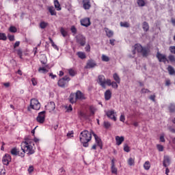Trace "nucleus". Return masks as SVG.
Listing matches in <instances>:
<instances>
[{
	"mask_svg": "<svg viewBox=\"0 0 175 175\" xmlns=\"http://www.w3.org/2000/svg\"><path fill=\"white\" fill-rule=\"evenodd\" d=\"M77 55L81 59H85V58H87V55H85V53H84V52L79 51L77 53Z\"/></svg>",
	"mask_w": 175,
	"mask_h": 175,
	"instance_id": "obj_23",
	"label": "nucleus"
},
{
	"mask_svg": "<svg viewBox=\"0 0 175 175\" xmlns=\"http://www.w3.org/2000/svg\"><path fill=\"white\" fill-rule=\"evenodd\" d=\"M113 80H115V81L118 83V84H120V83H121V79L120 78V76H118V74L114 73L113 75Z\"/></svg>",
	"mask_w": 175,
	"mask_h": 175,
	"instance_id": "obj_26",
	"label": "nucleus"
},
{
	"mask_svg": "<svg viewBox=\"0 0 175 175\" xmlns=\"http://www.w3.org/2000/svg\"><path fill=\"white\" fill-rule=\"evenodd\" d=\"M160 142H161L162 143H165V135L160 136Z\"/></svg>",
	"mask_w": 175,
	"mask_h": 175,
	"instance_id": "obj_60",
	"label": "nucleus"
},
{
	"mask_svg": "<svg viewBox=\"0 0 175 175\" xmlns=\"http://www.w3.org/2000/svg\"><path fill=\"white\" fill-rule=\"evenodd\" d=\"M1 175H5L6 174V170L2 169L0 172Z\"/></svg>",
	"mask_w": 175,
	"mask_h": 175,
	"instance_id": "obj_61",
	"label": "nucleus"
},
{
	"mask_svg": "<svg viewBox=\"0 0 175 175\" xmlns=\"http://www.w3.org/2000/svg\"><path fill=\"white\" fill-rule=\"evenodd\" d=\"M16 53L18 56L23 55V51L21 49L16 50Z\"/></svg>",
	"mask_w": 175,
	"mask_h": 175,
	"instance_id": "obj_62",
	"label": "nucleus"
},
{
	"mask_svg": "<svg viewBox=\"0 0 175 175\" xmlns=\"http://www.w3.org/2000/svg\"><path fill=\"white\" fill-rule=\"evenodd\" d=\"M8 39H9L10 42H14L15 39H14V35L8 34Z\"/></svg>",
	"mask_w": 175,
	"mask_h": 175,
	"instance_id": "obj_49",
	"label": "nucleus"
},
{
	"mask_svg": "<svg viewBox=\"0 0 175 175\" xmlns=\"http://www.w3.org/2000/svg\"><path fill=\"white\" fill-rule=\"evenodd\" d=\"M79 139L83 147H88V142H91V139H92V131L90 132L88 130L83 131L80 133Z\"/></svg>",
	"mask_w": 175,
	"mask_h": 175,
	"instance_id": "obj_2",
	"label": "nucleus"
},
{
	"mask_svg": "<svg viewBox=\"0 0 175 175\" xmlns=\"http://www.w3.org/2000/svg\"><path fill=\"white\" fill-rule=\"evenodd\" d=\"M96 65V63H95V61H94L93 59H89L85 68V69H91L92 68H95Z\"/></svg>",
	"mask_w": 175,
	"mask_h": 175,
	"instance_id": "obj_15",
	"label": "nucleus"
},
{
	"mask_svg": "<svg viewBox=\"0 0 175 175\" xmlns=\"http://www.w3.org/2000/svg\"><path fill=\"white\" fill-rule=\"evenodd\" d=\"M10 32H12L13 33H16L17 32V28L14 26H10L9 29Z\"/></svg>",
	"mask_w": 175,
	"mask_h": 175,
	"instance_id": "obj_43",
	"label": "nucleus"
},
{
	"mask_svg": "<svg viewBox=\"0 0 175 175\" xmlns=\"http://www.w3.org/2000/svg\"><path fill=\"white\" fill-rule=\"evenodd\" d=\"M124 151H125V152H129V151H131V148H129V146L128 145H124Z\"/></svg>",
	"mask_w": 175,
	"mask_h": 175,
	"instance_id": "obj_48",
	"label": "nucleus"
},
{
	"mask_svg": "<svg viewBox=\"0 0 175 175\" xmlns=\"http://www.w3.org/2000/svg\"><path fill=\"white\" fill-rule=\"evenodd\" d=\"M171 23H172V25L174 27H175V18H171Z\"/></svg>",
	"mask_w": 175,
	"mask_h": 175,
	"instance_id": "obj_64",
	"label": "nucleus"
},
{
	"mask_svg": "<svg viewBox=\"0 0 175 175\" xmlns=\"http://www.w3.org/2000/svg\"><path fill=\"white\" fill-rule=\"evenodd\" d=\"M68 73H69L70 76H72V77L74 76H76V71H75V70H73L72 68H70L68 70Z\"/></svg>",
	"mask_w": 175,
	"mask_h": 175,
	"instance_id": "obj_42",
	"label": "nucleus"
},
{
	"mask_svg": "<svg viewBox=\"0 0 175 175\" xmlns=\"http://www.w3.org/2000/svg\"><path fill=\"white\" fill-rule=\"evenodd\" d=\"M70 31L74 35H76L77 33V29H76V27L72 26L70 28Z\"/></svg>",
	"mask_w": 175,
	"mask_h": 175,
	"instance_id": "obj_44",
	"label": "nucleus"
},
{
	"mask_svg": "<svg viewBox=\"0 0 175 175\" xmlns=\"http://www.w3.org/2000/svg\"><path fill=\"white\" fill-rule=\"evenodd\" d=\"M46 111H42L38 113V117L36 118L37 122L40 124H43L44 120H46Z\"/></svg>",
	"mask_w": 175,
	"mask_h": 175,
	"instance_id": "obj_9",
	"label": "nucleus"
},
{
	"mask_svg": "<svg viewBox=\"0 0 175 175\" xmlns=\"http://www.w3.org/2000/svg\"><path fill=\"white\" fill-rule=\"evenodd\" d=\"M38 72L40 73H47V72H49V70L46 69V68H44V67H40L38 68Z\"/></svg>",
	"mask_w": 175,
	"mask_h": 175,
	"instance_id": "obj_36",
	"label": "nucleus"
},
{
	"mask_svg": "<svg viewBox=\"0 0 175 175\" xmlns=\"http://www.w3.org/2000/svg\"><path fill=\"white\" fill-rule=\"evenodd\" d=\"M11 154L12 155H18V157H20V154H21V152H20V151L16 149V148H14L11 150Z\"/></svg>",
	"mask_w": 175,
	"mask_h": 175,
	"instance_id": "obj_25",
	"label": "nucleus"
},
{
	"mask_svg": "<svg viewBox=\"0 0 175 175\" xmlns=\"http://www.w3.org/2000/svg\"><path fill=\"white\" fill-rule=\"evenodd\" d=\"M124 140H125V138L123 136H121V137L116 136V146H121Z\"/></svg>",
	"mask_w": 175,
	"mask_h": 175,
	"instance_id": "obj_18",
	"label": "nucleus"
},
{
	"mask_svg": "<svg viewBox=\"0 0 175 175\" xmlns=\"http://www.w3.org/2000/svg\"><path fill=\"white\" fill-rule=\"evenodd\" d=\"M3 163L8 166L10 162H12V157L9 154H5V156L3 157Z\"/></svg>",
	"mask_w": 175,
	"mask_h": 175,
	"instance_id": "obj_13",
	"label": "nucleus"
},
{
	"mask_svg": "<svg viewBox=\"0 0 175 175\" xmlns=\"http://www.w3.org/2000/svg\"><path fill=\"white\" fill-rule=\"evenodd\" d=\"M168 109L170 113H175V105L174 103H171L168 106Z\"/></svg>",
	"mask_w": 175,
	"mask_h": 175,
	"instance_id": "obj_28",
	"label": "nucleus"
},
{
	"mask_svg": "<svg viewBox=\"0 0 175 175\" xmlns=\"http://www.w3.org/2000/svg\"><path fill=\"white\" fill-rule=\"evenodd\" d=\"M66 109H67V111H72V110H73V108L72 107V105L66 106Z\"/></svg>",
	"mask_w": 175,
	"mask_h": 175,
	"instance_id": "obj_51",
	"label": "nucleus"
},
{
	"mask_svg": "<svg viewBox=\"0 0 175 175\" xmlns=\"http://www.w3.org/2000/svg\"><path fill=\"white\" fill-rule=\"evenodd\" d=\"M163 165L164 167H167V166L170 165V157L169 156H164Z\"/></svg>",
	"mask_w": 175,
	"mask_h": 175,
	"instance_id": "obj_17",
	"label": "nucleus"
},
{
	"mask_svg": "<svg viewBox=\"0 0 175 175\" xmlns=\"http://www.w3.org/2000/svg\"><path fill=\"white\" fill-rule=\"evenodd\" d=\"M69 81H70V78L68 76H65L58 81L57 85L62 88H65V87H68Z\"/></svg>",
	"mask_w": 175,
	"mask_h": 175,
	"instance_id": "obj_4",
	"label": "nucleus"
},
{
	"mask_svg": "<svg viewBox=\"0 0 175 175\" xmlns=\"http://www.w3.org/2000/svg\"><path fill=\"white\" fill-rule=\"evenodd\" d=\"M150 167H151V164H150V161H146L144 164V168L145 169V170H150Z\"/></svg>",
	"mask_w": 175,
	"mask_h": 175,
	"instance_id": "obj_31",
	"label": "nucleus"
},
{
	"mask_svg": "<svg viewBox=\"0 0 175 175\" xmlns=\"http://www.w3.org/2000/svg\"><path fill=\"white\" fill-rule=\"evenodd\" d=\"M104 95L105 100H110L111 99V91L110 90H106Z\"/></svg>",
	"mask_w": 175,
	"mask_h": 175,
	"instance_id": "obj_20",
	"label": "nucleus"
},
{
	"mask_svg": "<svg viewBox=\"0 0 175 175\" xmlns=\"http://www.w3.org/2000/svg\"><path fill=\"white\" fill-rule=\"evenodd\" d=\"M28 172L29 173H32V172H33V166H29Z\"/></svg>",
	"mask_w": 175,
	"mask_h": 175,
	"instance_id": "obj_63",
	"label": "nucleus"
},
{
	"mask_svg": "<svg viewBox=\"0 0 175 175\" xmlns=\"http://www.w3.org/2000/svg\"><path fill=\"white\" fill-rule=\"evenodd\" d=\"M54 5L56 10L59 11L61 10V4H59V1L58 0H54Z\"/></svg>",
	"mask_w": 175,
	"mask_h": 175,
	"instance_id": "obj_27",
	"label": "nucleus"
},
{
	"mask_svg": "<svg viewBox=\"0 0 175 175\" xmlns=\"http://www.w3.org/2000/svg\"><path fill=\"white\" fill-rule=\"evenodd\" d=\"M110 85H111L112 88H115L116 90H117V88H118V83L113 81L111 82V80L110 79Z\"/></svg>",
	"mask_w": 175,
	"mask_h": 175,
	"instance_id": "obj_37",
	"label": "nucleus"
},
{
	"mask_svg": "<svg viewBox=\"0 0 175 175\" xmlns=\"http://www.w3.org/2000/svg\"><path fill=\"white\" fill-rule=\"evenodd\" d=\"M102 61L104 62H109L110 61V58L108 56H106L105 55H102Z\"/></svg>",
	"mask_w": 175,
	"mask_h": 175,
	"instance_id": "obj_39",
	"label": "nucleus"
},
{
	"mask_svg": "<svg viewBox=\"0 0 175 175\" xmlns=\"http://www.w3.org/2000/svg\"><path fill=\"white\" fill-rule=\"evenodd\" d=\"M49 25V23H46L44 21H42L40 23V28H41V29H44V28L47 27Z\"/></svg>",
	"mask_w": 175,
	"mask_h": 175,
	"instance_id": "obj_32",
	"label": "nucleus"
},
{
	"mask_svg": "<svg viewBox=\"0 0 175 175\" xmlns=\"http://www.w3.org/2000/svg\"><path fill=\"white\" fill-rule=\"evenodd\" d=\"M48 10L49 13H51V16H57V12H55V9H54V7L53 6L49 7Z\"/></svg>",
	"mask_w": 175,
	"mask_h": 175,
	"instance_id": "obj_24",
	"label": "nucleus"
},
{
	"mask_svg": "<svg viewBox=\"0 0 175 175\" xmlns=\"http://www.w3.org/2000/svg\"><path fill=\"white\" fill-rule=\"evenodd\" d=\"M167 69V71L170 73V75H175V70H174V68H173V66H168Z\"/></svg>",
	"mask_w": 175,
	"mask_h": 175,
	"instance_id": "obj_29",
	"label": "nucleus"
},
{
	"mask_svg": "<svg viewBox=\"0 0 175 175\" xmlns=\"http://www.w3.org/2000/svg\"><path fill=\"white\" fill-rule=\"evenodd\" d=\"M169 51H170L171 54H175V46H170L169 47Z\"/></svg>",
	"mask_w": 175,
	"mask_h": 175,
	"instance_id": "obj_45",
	"label": "nucleus"
},
{
	"mask_svg": "<svg viewBox=\"0 0 175 175\" xmlns=\"http://www.w3.org/2000/svg\"><path fill=\"white\" fill-rule=\"evenodd\" d=\"M0 40H8V37L6 36V33H0Z\"/></svg>",
	"mask_w": 175,
	"mask_h": 175,
	"instance_id": "obj_35",
	"label": "nucleus"
},
{
	"mask_svg": "<svg viewBox=\"0 0 175 175\" xmlns=\"http://www.w3.org/2000/svg\"><path fill=\"white\" fill-rule=\"evenodd\" d=\"M103 126L105 129H109L111 126V124L109 122H104Z\"/></svg>",
	"mask_w": 175,
	"mask_h": 175,
	"instance_id": "obj_41",
	"label": "nucleus"
},
{
	"mask_svg": "<svg viewBox=\"0 0 175 175\" xmlns=\"http://www.w3.org/2000/svg\"><path fill=\"white\" fill-rule=\"evenodd\" d=\"M137 3L138 6L143 8V6H146V1L144 0H137Z\"/></svg>",
	"mask_w": 175,
	"mask_h": 175,
	"instance_id": "obj_34",
	"label": "nucleus"
},
{
	"mask_svg": "<svg viewBox=\"0 0 175 175\" xmlns=\"http://www.w3.org/2000/svg\"><path fill=\"white\" fill-rule=\"evenodd\" d=\"M60 32L64 38H66V36L68 35V31L65 30L64 27H61Z\"/></svg>",
	"mask_w": 175,
	"mask_h": 175,
	"instance_id": "obj_33",
	"label": "nucleus"
},
{
	"mask_svg": "<svg viewBox=\"0 0 175 175\" xmlns=\"http://www.w3.org/2000/svg\"><path fill=\"white\" fill-rule=\"evenodd\" d=\"M157 149L159 151L162 152L163 151V146L158 144L157 145Z\"/></svg>",
	"mask_w": 175,
	"mask_h": 175,
	"instance_id": "obj_50",
	"label": "nucleus"
},
{
	"mask_svg": "<svg viewBox=\"0 0 175 175\" xmlns=\"http://www.w3.org/2000/svg\"><path fill=\"white\" fill-rule=\"evenodd\" d=\"M80 23L82 27H90V25H91V20L90 19V18H83L81 19Z\"/></svg>",
	"mask_w": 175,
	"mask_h": 175,
	"instance_id": "obj_11",
	"label": "nucleus"
},
{
	"mask_svg": "<svg viewBox=\"0 0 175 175\" xmlns=\"http://www.w3.org/2000/svg\"><path fill=\"white\" fill-rule=\"evenodd\" d=\"M51 46H52V47H53V49H55V50H57V51L59 50V49L58 48V46H57V45L55 44V43L52 42Z\"/></svg>",
	"mask_w": 175,
	"mask_h": 175,
	"instance_id": "obj_56",
	"label": "nucleus"
},
{
	"mask_svg": "<svg viewBox=\"0 0 175 175\" xmlns=\"http://www.w3.org/2000/svg\"><path fill=\"white\" fill-rule=\"evenodd\" d=\"M75 95H76V99H77V100H83L85 99V96H84V94H83V92H81V91L80 90H77L75 93Z\"/></svg>",
	"mask_w": 175,
	"mask_h": 175,
	"instance_id": "obj_16",
	"label": "nucleus"
},
{
	"mask_svg": "<svg viewBox=\"0 0 175 175\" xmlns=\"http://www.w3.org/2000/svg\"><path fill=\"white\" fill-rule=\"evenodd\" d=\"M120 121L122 122H125V116L121 115L120 117Z\"/></svg>",
	"mask_w": 175,
	"mask_h": 175,
	"instance_id": "obj_55",
	"label": "nucleus"
},
{
	"mask_svg": "<svg viewBox=\"0 0 175 175\" xmlns=\"http://www.w3.org/2000/svg\"><path fill=\"white\" fill-rule=\"evenodd\" d=\"M85 51L90 52L91 51V46H90V44H88L85 48Z\"/></svg>",
	"mask_w": 175,
	"mask_h": 175,
	"instance_id": "obj_57",
	"label": "nucleus"
},
{
	"mask_svg": "<svg viewBox=\"0 0 175 175\" xmlns=\"http://www.w3.org/2000/svg\"><path fill=\"white\" fill-rule=\"evenodd\" d=\"M106 115L108 118L113 120V121H117V112L114 109L107 111Z\"/></svg>",
	"mask_w": 175,
	"mask_h": 175,
	"instance_id": "obj_8",
	"label": "nucleus"
},
{
	"mask_svg": "<svg viewBox=\"0 0 175 175\" xmlns=\"http://www.w3.org/2000/svg\"><path fill=\"white\" fill-rule=\"evenodd\" d=\"M30 107L33 110H40V103L36 98H32L30 101Z\"/></svg>",
	"mask_w": 175,
	"mask_h": 175,
	"instance_id": "obj_6",
	"label": "nucleus"
},
{
	"mask_svg": "<svg viewBox=\"0 0 175 175\" xmlns=\"http://www.w3.org/2000/svg\"><path fill=\"white\" fill-rule=\"evenodd\" d=\"M142 94H147V92H150V90L148 89L143 88L141 90Z\"/></svg>",
	"mask_w": 175,
	"mask_h": 175,
	"instance_id": "obj_53",
	"label": "nucleus"
},
{
	"mask_svg": "<svg viewBox=\"0 0 175 175\" xmlns=\"http://www.w3.org/2000/svg\"><path fill=\"white\" fill-rule=\"evenodd\" d=\"M89 110L90 111V116H94V114H95V107H94L93 105H91L90 107H89Z\"/></svg>",
	"mask_w": 175,
	"mask_h": 175,
	"instance_id": "obj_38",
	"label": "nucleus"
},
{
	"mask_svg": "<svg viewBox=\"0 0 175 175\" xmlns=\"http://www.w3.org/2000/svg\"><path fill=\"white\" fill-rule=\"evenodd\" d=\"M76 42L80 46H85V37L81 34H78L77 36H75Z\"/></svg>",
	"mask_w": 175,
	"mask_h": 175,
	"instance_id": "obj_7",
	"label": "nucleus"
},
{
	"mask_svg": "<svg viewBox=\"0 0 175 175\" xmlns=\"http://www.w3.org/2000/svg\"><path fill=\"white\" fill-rule=\"evenodd\" d=\"M69 101L73 105L77 102V98H76V93H71L69 96Z\"/></svg>",
	"mask_w": 175,
	"mask_h": 175,
	"instance_id": "obj_19",
	"label": "nucleus"
},
{
	"mask_svg": "<svg viewBox=\"0 0 175 175\" xmlns=\"http://www.w3.org/2000/svg\"><path fill=\"white\" fill-rule=\"evenodd\" d=\"M79 114L80 117H82L83 118H85V113H84L83 111H79Z\"/></svg>",
	"mask_w": 175,
	"mask_h": 175,
	"instance_id": "obj_59",
	"label": "nucleus"
},
{
	"mask_svg": "<svg viewBox=\"0 0 175 175\" xmlns=\"http://www.w3.org/2000/svg\"><path fill=\"white\" fill-rule=\"evenodd\" d=\"M120 27H124V28H129V23L128 22H120Z\"/></svg>",
	"mask_w": 175,
	"mask_h": 175,
	"instance_id": "obj_40",
	"label": "nucleus"
},
{
	"mask_svg": "<svg viewBox=\"0 0 175 175\" xmlns=\"http://www.w3.org/2000/svg\"><path fill=\"white\" fill-rule=\"evenodd\" d=\"M127 163L129 166H133L135 165V158L130 157L127 161Z\"/></svg>",
	"mask_w": 175,
	"mask_h": 175,
	"instance_id": "obj_30",
	"label": "nucleus"
},
{
	"mask_svg": "<svg viewBox=\"0 0 175 175\" xmlns=\"http://www.w3.org/2000/svg\"><path fill=\"white\" fill-rule=\"evenodd\" d=\"M21 147L23 152L19 154V157L21 158L25 157V152H27L28 155L35 154V142L29 138H26L25 142L21 144Z\"/></svg>",
	"mask_w": 175,
	"mask_h": 175,
	"instance_id": "obj_1",
	"label": "nucleus"
},
{
	"mask_svg": "<svg viewBox=\"0 0 175 175\" xmlns=\"http://www.w3.org/2000/svg\"><path fill=\"white\" fill-rule=\"evenodd\" d=\"M98 84L102 86L103 88H106V85L110 87V79H107L105 77V75L98 76Z\"/></svg>",
	"mask_w": 175,
	"mask_h": 175,
	"instance_id": "obj_5",
	"label": "nucleus"
},
{
	"mask_svg": "<svg viewBox=\"0 0 175 175\" xmlns=\"http://www.w3.org/2000/svg\"><path fill=\"white\" fill-rule=\"evenodd\" d=\"M18 46H20V41H16L14 44V49L18 47Z\"/></svg>",
	"mask_w": 175,
	"mask_h": 175,
	"instance_id": "obj_58",
	"label": "nucleus"
},
{
	"mask_svg": "<svg viewBox=\"0 0 175 175\" xmlns=\"http://www.w3.org/2000/svg\"><path fill=\"white\" fill-rule=\"evenodd\" d=\"M111 173L113 174H117V167H116V165L111 166Z\"/></svg>",
	"mask_w": 175,
	"mask_h": 175,
	"instance_id": "obj_47",
	"label": "nucleus"
},
{
	"mask_svg": "<svg viewBox=\"0 0 175 175\" xmlns=\"http://www.w3.org/2000/svg\"><path fill=\"white\" fill-rule=\"evenodd\" d=\"M142 29L144 31V32H148L150 29V25H148V23L144 21L142 23Z\"/></svg>",
	"mask_w": 175,
	"mask_h": 175,
	"instance_id": "obj_22",
	"label": "nucleus"
},
{
	"mask_svg": "<svg viewBox=\"0 0 175 175\" xmlns=\"http://www.w3.org/2000/svg\"><path fill=\"white\" fill-rule=\"evenodd\" d=\"M155 98H156L155 94H153L150 96L149 99H150V100H152V102H155Z\"/></svg>",
	"mask_w": 175,
	"mask_h": 175,
	"instance_id": "obj_54",
	"label": "nucleus"
},
{
	"mask_svg": "<svg viewBox=\"0 0 175 175\" xmlns=\"http://www.w3.org/2000/svg\"><path fill=\"white\" fill-rule=\"evenodd\" d=\"M49 106L51 107V110H54L55 109V103H54V102H51Z\"/></svg>",
	"mask_w": 175,
	"mask_h": 175,
	"instance_id": "obj_46",
	"label": "nucleus"
},
{
	"mask_svg": "<svg viewBox=\"0 0 175 175\" xmlns=\"http://www.w3.org/2000/svg\"><path fill=\"white\" fill-rule=\"evenodd\" d=\"M92 133L95 139V142L97 144V146H98V147H100V150H102L103 147V145L102 144V139H100L99 138V137L95 134V133H94V131H92Z\"/></svg>",
	"mask_w": 175,
	"mask_h": 175,
	"instance_id": "obj_12",
	"label": "nucleus"
},
{
	"mask_svg": "<svg viewBox=\"0 0 175 175\" xmlns=\"http://www.w3.org/2000/svg\"><path fill=\"white\" fill-rule=\"evenodd\" d=\"M31 83L33 85H36L38 84V81H36V79L32 78L31 79Z\"/></svg>",
	"mask_w": 175,
	"mask_h": 175,
	"instance_id": "obj_52",
	"label": "nucleus"
},
{
	"mask_svg": "<svg viewBox=\"0 0 175 175\" xmlns=\"http://www.w3.org/2000/svg\"><path fill=\"white\" fill-rule=\"evenodd\" d=\"M105 31L107 38H113V36L114 35V32H113V31L110 30L107 27L105 28Z\"/></svg>",
	"mask_w": 175,
	"mask_h": 175,
	"instance_id": "obj_21",
	"label": "nucleus"
},
{
	"mask_svg": "<svg viewBox=\"0 0 175 175\" xmlns=\"http://www.w3.org/2000/svg\"><path fill=\"white\" fill-rule=\"evenodd\" d=\"M83 9L85 10H90L91 9V1L90 0H82Z\"/></svg>",
	"mask_w": 175,
	"mask_h": 175,
	"instance_id": "obj_14",
	"label": "nucleus"
},
{
	"mask_svg": "<svg viewBox=\"0 0 175 175\" xmlns=\"http://www.w3.org/2000/svg\"><path fill=\"white\" fill-rule=\"evenodd\" d=\"M156 57L159 62H163V64L169 62V60H167V58L166 57V55H163L159 52H157Z\"/></svg>",
	"mask_w": 175,
	"mask_h": 175,
	"instance_id": "obj_10",
	"label": "nucleus"
},
{
	"mask_svg": "<svg viewBox=\"0 0 175 175\" xmlns=\"http://www.w3.org/2000/svg\"><path fill=\"white\" fill-rule=\"evenodd\" d=\"M136 51H137V53H140L141 54H142V56L144 57H148V53H150V49H148V48L146 47H143L140 44H135L134 45V49L132 51L133 55L136 54Z\"/></svg>",
	"mask_w": 175,
	"mask_h": 175,
	"instance_id": "obj_3",
	"label": "nucleus"
}]
</instances>
